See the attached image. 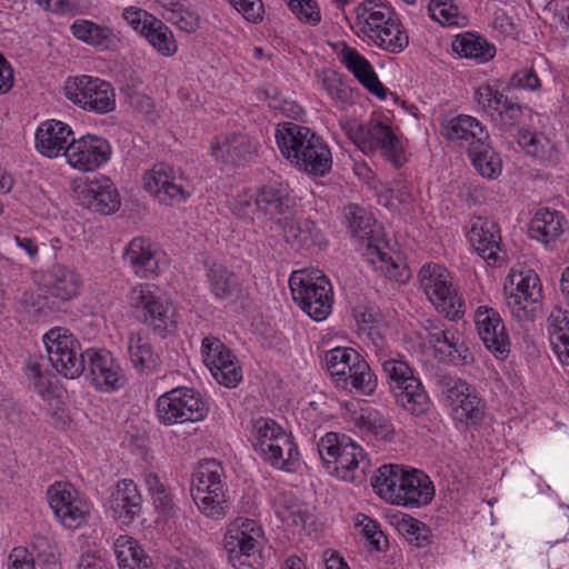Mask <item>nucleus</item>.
Returning a JSON list of instances; mask_svg holds the SVG:
<instances>
[{"mask_svg":"<svg viewBox=\"0 0 569 569\" xmlns=\"http://www.w3.org/2000/svg\"><path fill=\"white\" fill-rule=\"evenodd\" d=\"M88 366L92 385L100 391L110 392L121 388L124 377L120 366L107 350L87 349Z\"/></svg>","mask_w":569,"mask_h":569,"instance_id":"nucleus-23","label":"nucleus"},{"mask_svg":"<svg viewBox=\"0 0 569 569\" xmlns=\"http://www.w3.org/2000/svg\"><path fill=\"white\" fill-rule=\"evenodd\" d=\"M27 377L30 386L34 391L44 400H49L52 396V387L50 377L43 372L41 366L36 360H30L27 363Z\"/></svg>","mask_w":569,"mask_h":569,"instance_id":"nucleus-55","label":"nucleus"},{"mask_svg":"<svg viewBox=\"0 0 569 569\" xmlns=\"http://www.w3.org/2000/svg\"><path fill=\"white\" fill-rule=\"evenodd\" d=\"M82 193L83 203L93 211L110 214L120 207L119 194L106 177L88 184Z\"/></svg>","mask_w":569,"mask_h":569,"instance_id":"nucleus-32","label":"nucleus"},{"mask_svg":"<svg viewBox=\"0 0 569 569\" xmlns=\"http://www.w3.org/2000/svg\"><path fill=\"white\" fill-rule=\"evenodd\" d=\"M430 17L443 26L458 24V7L452 0H430Z\"/></svg>","mask_w":569,"mask_h":569,"instance_id":"nucleus-59","label":"nucleus"},{"mask_svg":"<svg viewBox=\"0 0 569 569\" xmlns=\"http://www.w3.org/2000/svg\"><path fill=\"white\" fill-rule=\"evenodd\" d=\"M210 372L219 385L227 388H236L242 380V368L236 356L223 366L210 368Z\"/></svg>","mask_w":569,"mask_h":569,"instance_id":"nucleus-54","label":"nucleus"},{"mask_svg":"<svg viewBox=\"0 0 569 569\" xmlns=\"http://www.w3.org/2000/svg\"><path fill=\"white\" fill-rule=\"evenodd\" d=\"M476 170L485 178H497L501 172V160L489 143V140L479 142L470 148L468 153Z\"/></svg>","mask_w":569,"mask_h":569,"instance_id":"nucleus-46","label":"nucleus"},{"mask_svg":"<svg viewBox=\"0 0 569 569\" xmlns=\"http://www.w3.org/2000/svg\"><path fill=\"white\" fill-rule=\"evenodd\" d=\"M392 395L397 403L413 416L421 417L430 409V398L416 375L409 377L407 382L396 386Z\"/></svg>","mask_w":569,"mask_h":569,"instance_id":"nucleus-31","label":"nucleus"},{"mask_svg":"<svg viewBox=\"0 0 569 569\" xmlns=\"http://www.w3.org/2000/svg\"><path fill=\"white\" fill-rule=\"evenodd\" d=\"M144 38L163 57H171L177 52V42L169 27L146 11Z\"/></svg>","mask_w":569,"mask_h":569,"instance_id":"nucleus-41","label":"nucleus"},{"mask_svg":"<svg viewBox=\"0 0 569 569\" xmlns=\"http://www.w3.org/2000/svg\"><path fill=\"white\" fill-rule=\"evenodd\" d=\"M319 457L331 476L361 485L370 462L361 446L345 433L327 432L317 443Z\"/></svg>","mask_w":569,"mask_h":569,"instance_id":"nucleus-4","label":"nucleus"},{"mask_svg":"<svg viewBox=\"0 0 569 569\" xmlns=\"http://www.w3.org/2000/svg\"><path fill=\"white\" fill-rule=\"evenodd\" d=\"M206 278L209 290L217 300L231 299L241 290L237 274L222 263L213 262L208 266Z\"/></svg>","mask_w":569,"mask_h":569,"instance_id":"nucleus-35","label":"nucleus"},{"mask_svg":"<svg viewBox=\"0 0 569 569\" xmlns=\"http://www.w3.org/2000/svg\"><path fill=\"white\" fill-rule=\"evenodd\" d=\"M209 412L207 401L191 388L172 389L157 400L156 415L163 425L171 426L203 420Z\"/></svg>","mask_w":569,"mask_h":569,"instance_id":"nucleus-11","label":"nucleus"},{"mask_svg":"<svg viewBox=\"0 0 569 569\" xmlns=\"http://www.w3.org/2000/svg\"><path fill=\"white\" fill-rule=\"evenodd\" d=\"M550 341L559 359L569 365V311L555 308L548 317Z\"/></svg>","mask_w":569,"mask_h":569,"instance_id":"nucleus-40","label":"nucleus"},{"mask_svg":"<svg viewBox=\"0 0 569 569\" xmlns=\"http://www.w3.org/2000/svg\"><path fill=\"white\" fill-rule=\"evenodd\" d=\"M258 151V143L243 132L222 133L210 144L211 156L222 163L239 164L249 161Z\"/></svg>","mask_w":569,"mask_h":569,"instance_id":"nucleus-22","label":"nucleus"},{"mask_svg":"<svg viewBox=\"0 0 569 569\" xmlns=\"http://www.w3.org/2000/svg\"><path fill=\"white\" fill-rule=\"evenodd\" d=\"M151 496L154 511L158 513L157 522L166 521L174 513V505L171 492L159 479L157 475H148L144 479Z\"/></svg>","mask_w":569,"mask_h":569,"instance_id":"nucleus-47","label":"nucleus"},{"mask_svg":"<svg viewBox=\"0 0 569 569\" xmlns=\"http://www.w3.org/2000/svg\"><path fill=\"white\" fill-rule=\"evenodd\" d=\"M343 216L350 234L365 248V256L375 269L391 280L406 282L410 277L409 270L386 250L382 229L373 216L358 204L347 206Z\"/></svg>","mask_w":569,"mask_h":569,"instance_id":"nucleus-2","label":"nucleus"},{"mask_svg":"<svg viewBox=\"0 0 569 569\" xmlns=\"http://www.w3.org/2000/svg\"><path fill=\"white\" fill-rule=\"evenodd\" d=\"M293 301L315 321H322L332 311L333 289L327 276L318 269L296 270L289 278Z\"/></svg>","mask_w":569,"mask_h":569,"instance_id":"nucleus-8","label":"nucleus"},{"mask_svg":"<svg viewBox=\"0 0 569 569\" xmlns=\"http://www.w3.org/2000/svg\"><path fill=\"white\" fill-rule=\"evenodd\" d=\"M540 87H541V81H540L538 74L536 73V71L532 69L523 68V69L516 71L511 76V78L508 82L507 89L513 88V89L535 91V90L540 89Z\"/></svg>","mask_w":569,"mask_h":569,"instance_id":"nucleus-61","label":"nucleus"},{"mask_svg":"<svg viewBox=\"0 0 569 569\" xmlns=\"http://www.w3.org/2000/svg\"><path fill=\"white\" fill-rule=\"evenodd\" d=\"M322 88L338 103L345 106L352 101L351 88L336 73L322 78Z\"/></svg>","mask_w":569,"mask_h":569,"instance_id":"nucleus-58","label":"nucleus"},{"mask_svg":"<svg viewBox=\"0 0 569 569\" xmlns=\"http://www.w3.org/2000/svg\"><path fill=\"white\" fill-rule=\"evenodd\" d=\"M144 190L161 204L171 207L186 202L192 194L182 171L164 162L144 173Z\"/></svg>","mask_w":569,"mask_h":569,"instance_id":"nucleus-14","label":"nucleus"},{"mask_svg":"<svg viewBox=\"0 0 569 569\" xmlns=\"http://www.w3.org/2000/svg\"><path fill=\"white\" fill-rule=\"evenodd\" d=\"M70 30L78 40L94 47H108L112 37L110 28L84 19L76 20Z\"/></svg>","mask_w":569,"mask_h":569,"instance_id":"nucleus-48","label":"nucleus"},{"mask_svg":"<svg viewBox=\"0 0 569 569\" xmlns=\"http://www.w3.org/2000/svg\"><path fill=\"white\" fill-rule=\"evenodd\" d=\"M507 306L518 321L535 320L542 306V288L533 271L518 276L515 291L507 297Z\"/></svg>","mask_w":569,"mask_h":569,"instance_id":"nucleus-18","label":"nucleus"},{"mask_svg":"<svg viewBox=\"0 0 569 569\" xmlns=\"http://www.w3.org/2000/svg\"><path fill=\"white\" fill-rule=\"evenodd\" d=\"M441 134L449 141L459 142L468 153L471 147L489 140V133L485 126L477 118L468 114H459L445 121L441 124Z\"/></svg>","mask_w":569,"mask_h":569,"instance_id":"nucleus-25","label":"nucleus"},{"mask_svg":"<svg viewBox=\"0 0 569 569\" xmlns=\"http://www.w3.org/2000/svg\"><path fill=\"white\" fill-rule=\"evenodd\" d=\"M46 287L56 299L70 301L79 296L83 278L73 267L56 262L47 272Z\"/></svg>","mask_w":569,"mask_h":569,"instance_id":"nucleus-26","label":"nucleus"},{"mask_svg":"<svg viewBox=\"0 0 569 569\" xmlns=\"http://www.w3.org/2000/svg\"><path fill=\"white\" fill-rule=\"evenodd\" d=\"M48 357L56 370L66 378H77L86 369L87 350L66 328L56 327L43 336Z\"/></svg>","mask_w":569,"mask_h":569,"instance_id":"nucleus-12","label":"nucleus"},{"mask_svg":"<svg viewBox=\"0 0 569 569\" xmlns=\"http://www.w3.org/2000/svg\"><path fill=\"white\" fill-rule=\"evenodd\" d=\"M169 260L166 252L157 243L144 247V278H154L167 269Z\"/></svg>","mask_w":569,"mask_h":569,"instance_id":"nucleus-56","label":"nucleus"},{"mask_svg":"<svg viewBox=\"0 0 569 569\" xmlns=\"http://www.w3.org/2000/svg\"><path fill=\"white\" fill-rule=\"evenodd\" d=\"M142 496L138 486L130 479L117 483L110 498L112 517L121 525H129L141 512Z\"/></svg>","mask_w":569,"mask_h":569,"instance_id":"nucleus-28","label":"nucleus"},{"mask_svg":"<svg viewBox=\"0 0 569 569\" xmlns=\"http://www.w3.org/2000/svg\"><path fill=\"white\" fill-rule=\"evenodd\" d=\"M297 168L309 174L323 177L332 166L331 151L321 137L312 142V149H307L306 156L299 158Z\"/></svg>","mask_w":569,"mask_h":569,"instance_id":"nucleus-42","label":"nucleus"},{"mask_svg":"<svg viewBox=\"0 0 569 569\" xmlns=\"http://www.w3.org/2000/svg\"><path fill=\"white\" fill-rule=\"evenodd\" d=\"M288 6L303 23L317 26L321 21V12L317 0H288Z\"/></svg>","mask_w":569,"mask_h":569,"instance_id":"nucleus-57","label":"nucleus"},{"mask_svg":"<svg viewBox=\"0 0 569 569\" xmlns=\"http://www.w3.org/2000/svg\"><path fill=\"white\" fill-rule=\"evenodd\" d=\"M358 525L362 527V532L365 537L370 541L371 546L376 550H382L387 539L383 532L380 530L379 523L367 516H362V519L359 520Z\"/></svg>","mask_w":569,"mask_h":569,"instance_id":"nucleus-64","label":"nucleus"},{"mask_svg":"<svg viewBox=\"0 0 569 569\" xmlns=\"http://www.w3.org/2000/svg\"><path fill=\"white\" fill-rule=\"evenodd\" d=\"M290 433L280 425L270 418L260 417L252 421L251 442L256 453L263 458L269 453L271 447L277 445V440L286 438Z\"/></svg>","mask_w":569,"mask_h":569,"instance_id":"nucleus-37","label":"nucleus"},{"mask_svg":"<svg viewBox=\"0 0 569 569\" xmlns=\"http://www.w3.org/2000/svg\"><path fill=\"white\" fill-rule=\"evenodd\" d=\"M261 459L284 472H296L301 467V456L291 433L277 440V445L271 447L269 453Z\"/></svg>","mask_w":569,"mask_h":569,"instance_id":"nucleus-36","label":"nucleus"},{"mask_svg":"<svg viewBox=\"0 0 569 569\" xmlns=\"http://www.w3.org/2000/svg\"><path fill=\"white\" fill-rule=\"evenodd\" d=\"M64 94L73 104L88 112L106 114L116 109V92L112 86L100 78L79 76L69 78Z\"/></svg>","mask_w":569,"mask_h":569,"instance_id":"nucleus-13","label":"nucleus"},{"mask_svg":"<svg viewBox=\"0 0 569 569\" xmlns=\"http://www.w3.org/2000/svg\"><path fill=\"white\" fill-rule=\"evenodd\" d=\"M381 366L388 378L391 392L396 389V386L407 382L409 377L415 375L413 369L402 358H389Z\"/></svg>","mask_w":569,"mask_h":569,"instance_id":"nucleus-53","label":"nucleus"},{"mask_svg":"<svg viewBox=\"0 0 569 569\" xmlns=\"http://www.w3.org/2000/svg\"><path fill=\"white\" fill-rule=\"evenodd\" d=\"M347 382L346 387L339 388L361 396H371L378 386L377 376L360 355H358V359L352 363L351 376H347Z\"/></svg>","mask_w":569,"mask_h":569,"instance_id":"nucleus-44","label":"nucleus"},{"mask_svg":"<svg viewBox=\"0 0 569 569\" xmlns=\"http://www.w3.org/2000/svg\"><path fill=\"white\" fill-rule=\"evenodd\" d=\"M371 486L386 501L405 508H421L435 498V486L423 471L383 465L371 477Z\"/></svg>","mask_w":569,"mask_h":569,"instance_id":"nucleus-1","label":"nucleus"},{"mask_svg":"<svg viewBox=\"0 0 569 569\" xmlns=\"http://www.w3.org/2000/svg\"><path fill=\"white\" fill-rule=\"evenodd\" d=\"M223 475L220 462L207 459L199 462L191 476L192 500L201 515L213 520L226 518L230 509Z\"/></svg>","mask_w":569,"mask_h":569,"instance_id":"nucleus-6","label":"nucleus"},{"mask_svg":"<svg viewBox=\"0 0 569 569\" xmlns=\"http://www.w3.org/2000/svg\"><path fill=\"white\" fill-rule=\"evenodd\" d=\"M201 356L206 367L210 370V368L226 365L234 357V353L219 338L208 336L202 339Z\"/></svg>","mask_w":569,"mask_h":569,"instance_id":"nucleus-51","label":"nucleus"},{"mask_svg":"<svg viewBox=\"0 0 569 569\" xmlns=\"http://www.w3.org/2000/svg\"><path fill=\"white\" fill-rule=\"evenodd\" d=\"M229 3L249 22H260L264 8L261 0H228Z\"/></svg>","mask_w":569,"mask_h":569,"instance_id":"nucleus-63","label":"nucleus"},{"mask_svg":"<svg viewBox=\"0 0 569 569\" xmlns=\"http://www.w3.org/2000/svg\"><path fill=\"white\" fill-rule=\"evenodd\" d=\"M180 313L173 299L166 292H144V326L150 335L163 340L178 330Z\"/></svg>","mask_w":569,"mask_h":569,"instance_id":"nucleus-16","label":"nucleus"},{"mask_svg":"<svg viewBox=\"0 0 569 569\" xmlns=\"http://www.w3.org/2000/svg\"><path fill=\"white\" fill-rule=\"evenodd\" d=\"M114 552L120 569H141L142 549L138 540L127 535L118 537Z\"/></svg>","mask_w":569,"mask_h":569,"instance_id":"nucleus-49","label":"nucleus"},{"mask_svg":"<svg viewBox=\"0 0 569 569\" xmlns=\"http://www.w3.org/2000/svg\"><path fill=\"white\" fill-rule=\"evenodd\" d=\"M499 102V108L495 113H498L506 126H515L520 121L523 106L506 94H502Z\"/></svg>","mask_w":569,"mask_h":569,"instance_id":"nucleus-62","label":"nucleus"},{"mask_svg":"<svg viewBox=\"0 0 569 569\" xmlns=\"http://www.w3.org/2000/svg\"><path fill=\"white\" fill-rule=\"evenodd\" d=\"M566 218L558 211L541 208L530 221L528 233L543 244L556 241L565 231Z\"/></svg>","mask_w":569,"mask_h":569,"instance_id":"nucleus-33","label":"nucleus"},{"mask_svg":"<svg viewBox=\"0 0 569 569\" xmlns=\"http://www.w3.org/2000/svg\"><path fill=\"white\" fill-rule=\"evenodd\" d=\"M283 234L286 241L297 250L317 251L327 246L322 231L310 219H286Z\"/></svg>","mask_w":569,"mask_h":569,"instance_id":"nucleus-30","label":"nucleus"},{"mask_svg":"<svg viewBox=\"0 0 569 569\" xmlns=\"http://www.w3.org/2000/svg\"><path fill=\"white\" fill-rule=\"evenodd\" d=\"M357 26L377 47L390 53H400L409 44V37L391 7L376 0H366L356 8Z\"/></svg>","mask_w":569,"mask_h":569,"instance_id":"nucleus-5","label":"nucleus"},{"mask_svg":"<svg viewBox=\"0 0 569 569\" xmlns=\"http://www.w3.org/2000/svg\"><path fill=\"white\" fill-rule=\"evenodd\" d=\"M419 280L429 301L446 318L458 320L463 317L465 300L446 267L437 263L425 264L419 271Z\"/></svg>","mask_w":569,"mask_h":569,"instance_id":"nucleus-10","label":"nucleus"},{"mask_svg":"<svg viewBox=\"0 0 569 569\" xmlns=\"http://www.w3.org/2000/svg\"><path fill=\"white\" fill-rule=\"evenodd\" d=\"M446 395L453 406L457 420L466 426H476L485 417V402L465 381L457 378H445Z\"/></svg>","mask_w":569,"mask_h":569,"instance_id":"nucleus-20","label":"nucleus"},{"mask_svg":"<svg viewBox=\"0 0 569 569\" xmlns=\"http://www.w3.org/2000/svg\"><path fill=\"white\" fill-rule=\"evenodd\" d=\"M317 137L311 129L293 122L280 123L276 130V141L281 154L296 167L300 162L299 158L306 156L307 149H312Z\"/></svg>","mask_w":569,"mask_h":569,"instance_id":"nucleus-24","label":"nucleus"},{"mask_svg":"<svg viewBox=\"0 0 569 569\" xmlns=\"http://www.w3.org/2000/svg\"><path fill=\"white\" fill-rule=\"evenodd\" d=\"M356 426L377 440H389L392 438L395 428L391 421L378 410L362 408L355 417Z\"/></svg>","mask_w":569,"mask_h":569,"instance_id":"nucleus-43","label":"nucleus"},{"mask_svg":"<svg viewBox=\"0 0 569 569\" xmlns=\"http://www.w3.org/2000/svg\"><path fill=\"white\" fill-rule=\"evenodd\" d=\"M72 133L67 123L54 119L47 120L36 131V149L48 158L64 156Z\"/></svg>","mask_w":569,"mask_h":569,"instance_id":"nucleus-27","label":"nucleus"},{"mask_svg":"<svg viewBox=\"0 0 569 569\" xmlns=\"http://www.w3.org/2000/svg\"><path fill=\"white\" fill-rule=\"evenodd\" d=\"M358 355L356 350L342 347L326 352V367L337 387H346L348 385L346 370H350V366L352 367L355 360L358 359Z\"/></svg>","mask_w":569,"mask_h":569,"instance_id":"nucleus-45","label":"nucleus"},{"mask_svg":"<svg viewBox=\"0 0 569 569\" xmlns=\"http://www.w3.org/2000/svg\"><path fill=\"white\" fill-rule=\"evenodd\" d=\"M264 533L253 519L237 518L231 521L223 536V550L234 569H262Z\"/></svg>","mask_w":569,"mask_h":569,"instance_id":"nucleus-7","label":"nucleus"},{"mask_svg":"<svg viewBox=\"0 0 569 569\" xmlns=\"http://www.w3.org/2000/svg\"><path fill=\"white\" fill-rule=\"evenodd\" d=\"M398 531L403 538L415 547H423L428 542V528L427 526L409 516H405L398 521Z\"/></svg>","mask_w":569,"mask_h":569,"instance_id":"nucleus-52","label":"nucleus"},{"mask_svg":"<svg viewBox=\"0 0 569 569\" xmlns=\"http://www.w3.org/2000/svg\"><path fill=\"white\" fill-rule=\"evenodd\" d=\"M550 341L559 359L569 365V311L555 308L548 317Z\"/></svg>","mask_w":569,"mask_h":569,"instance_id":"nucleus-39","label":"nucleus"},{"mask_svg":"<svg viewBox=\"0 0 569 569\" xmlns=\"http://www.w3.org/2000/svg\"><path fill=\"white\" fill-rule=\"evenodd\" d=\"M475 323L486 348L497 358L505 359L510 351V340L500 313L493 308L480 306L475 313Z\"/></svg>","mask_w":569,"mask_h":569,"instance_id":"nucleus-21","label":"nucleus"},{"mask_svg":"<svg viewBox=\"0 0 569 569\" xmlns=\"http://www.w3.org/2000/svg\"><path fill=\"white\" fill-rule=\"evenodd\" d=\"M518 143L528 154L539 160H550L553 156L555 146L543 134L521 129L518 132Z\"/></svg>","mask_w":569,"mask_h":569,"instance_id":"nucleus-50","label":"nucleus"},{"mask_svg":"<svg viewBox=\"0 0 569 569\" xmlns=\"http://www.w3.org/2000/svg\"><path fill=\"white\" fill-rule=\"evenodd\" d=\"M341 127L363 153L379 152L397 168L406 162L400 139L395 134L391 126L381 119H371L367 124L347 120L341 122Z\"/></svg>","mask_w":569,"mask_h":569,"instance_id":"nucleus-9","label":"nucleus"},{"mask_svg":"<svg viewBox=\"0 0 569 569\" xmlns=\"http://www.w3.org/2000/svg\"><path fill=\"white\" fill-rule=\"evenodd\" d=\"M452 50L460 57L473 59L478 63L488 62L496 54V47L492 43L472 32L458 36L452 42Z\"/></svg>","mask_w":569,"mask_h":569,"instance_id":"nucleus-38","label":"nucleus"},{"mask_svg":"<svg viewBox=\"0 0 569 569\" xmlns=\"http://www.w3.org/2000/svg\"><path fill=\"white\" fill-rule=\"evenodd\" d=\"M427 340L442 360L456 361L467 351L463 343L456 338L455 332L440 321H428L426 327Z\"/></svg>","mask_w":569,"mask_h":569,"instance_id":"nucleus-34","label":"nucleus"},{"mask_svg":"<svg viewBox=\"0 0 569 569\" xmlns=\"http://www.w3.org/2000/svg\"><path fill=\"white\" fill-rule=\"evenodd\" d=\"M340 62L355 76V78L371 93L385 99L388 89L379 81L371 63L360 52L347 44L339 54Z\"/></svg>","mask_w":569,"mask_h":569,"instance_id":"nucleus-29","label":"nucleus"},{"mask_svg":"<svg viewBox=\"0 0 569 569\" xmlns=\"http://www.w3.org/2000/svg\"><path fill=\"white\" fill-rule=\"evenodd\" d=\"M47 493L49 505L63 527L76 529L87 521L90 505L71 483L54 482Z\"/></svg>","mask_w":569,"mask_h":569,"instance_id":"nucleus-15","label":"nucleus"},{"mask_svg":"<svg viewBox=\"0 0 569 569\" xmlns=\"http://www.w3.org/2000/svg\"><path fill=\"white\" fill-rule=\"evenodd\" d=\"M290 187L281 177H273L253 189H243L230 203L239 219L251 222L272 221L288 211L292 203Z\"/></svg>","mask_w":569,"mask_h":569,"instance_id":"nucleus-3","label":"nucleus"},{"mask_svg":"<svg viewBox=\"0 0 569 569\" xmlns=\"http://www.w3.org/2000/svg\"><path fill=\"white\" fill-rule=\"evenodd\" d=\"M502 94L497 88L486 83L475 90V101L483 111L493 114L499 108Z\"/></svg>","mask_w":569,"mask_h":569,"instance_id":"nucleus-60","label":"nucleus"},{"mask_svg":"<svg viewBox=\"0 0 569 569\" xmlns=\"http://www.w3.org/2000/svg\"><path fill=\"white\" fill-rule=\"evenodd\" d=\"M67 162L74 169L88 172L106 164L111 157L109 142L93 134L82 136L79 139H71L64 150Z\"/></svg>","mask_w":569,"mask_h":569,"instance_id":"nucleus-19","label":"nucleus"},{"mask_svg":"<svg viewBox=\"0 0 569 569\" xmlns=\"http://www.w3.org/2000/svg\"><path fill=\"white\" fill-rule=\"evenodd\" d=\"M468 242L489 266L505 261L506 251L501 248L500 227L487 217H472L466 232Z\"/></svg>","mask_w":569,"mask_h":569,"instance_id":"nucleus-17","label":"nucleus"}]
</instances>
